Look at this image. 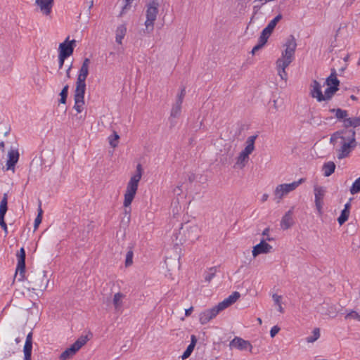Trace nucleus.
<instances>
[{"instance_id": "1", "label": "nucleus", "mask_w": 360, "mask_h": 360, "mask_svg": "<svg viewBox=\"0 0 360 360\" xmlns=\"http://www.w3.org/2000/svg\"><path fill=\"white\" fill-rule=\"evenodd\" d=\"M18 257V264L15 271V278L19 281L26 280L27 281V288L31 291H43L47 287L49 280L46 275V271L42 270L30 271L25 276V250L21 248L16 255Z\"/></svg>"}, {"instance_id": "2", "label": "nucleus", "mask_w": 360, "mask_h": 360, "mask_svg": "<svg viewBox=\"0 0 360 360\" xmlns=\"http://www.w3.org/2000/svg\"><path fill=\"white\" fill-rule=\"evenodd\" d=\"M142 176V166L141 164H138L136 166V174L131 177L129 181L127 184L126 193L124 194V206L127 207L133 201L135 195L136 193L139 182L140 181Z\"/></svg>"}, {"instance_id": "3", "label": "nucleus", "mask_w": 360, "mask_h": 360, "mask_svg": "<svg viewBox=\"0 0 360 360\" xmlns=\"http://www.w3.org/2000/svg\"><path fill=\"white\" fill-rule=\"evenodd\" d=\"M162 1L163 0H148L146 5V20L145 22V26L147 33H150L154 29V22L156 20L159 12V7Z\"/></svg>"}, {"instance_id": "4", "label": "nucleus", "mask_w": 360, "mask_h": 360, "mask_svg": "<svg viewBox=\"0 0 360 360\" xmlns=\"http://www.w3.org/2000/svg\"><path fill=\"white\" fill-rule=\"evenodd\" d=\"M347 134V136H345V141H342V146L338 150V158L340 160L347 157L357 144L355 138V130L349 129Z\"/></svg>"}, {"instance_id": "5", "label": "nucleus", "mask_w": 360, "mask_h": 360, "mask_svg": "<svg viewBox=\"0 0 360 360\" xmlns=\"http://www.w3.org/2000/svg\"><path fill=\"white\" fill-rule=\"evenodd\" d=\"M183 234L184 239H179V242L182 243V240L184 242L188 240L190 242H194L198 240L200 236V229L195 225H191L188 223H186L184 224H181V227L179 229V235Z\"/></svg>"}, {"instance_id": "6", "label": "nucleus", "mask_w": 360, "mask_h": 360, "mask_svg": "<svg viewBox=\"0 0 360 360\" xmlns=\"http://www.w3.org/2000/svg\"><path fill=\"white\" fill-rule=\"evenodd\" d=\"M257 137V135L250 136L246 141V146L240 152L239 156L237 158V164L240 165V167H243L245 165V162L249 158V155L252 153L255 149V141Z\"/></svg>"}, {"instance_id": "7", "label": "nucleus", "mask_w": 360, "mask_h": 360, "mask_svg": "<svg viewBox=\"0 0 360 360\" xmlns=\"http://www.w3.org/2000/svg\"><path fill=\"white\" fill-rule=\"evenodd\" d=\"M89 340L87 335L80 336L69 348L63 352L59 359L60 360H68L74 356L79 349L84 346Z\"/></svg>"}, {"instance_id": "8", "label": "nucleus", "mask_w": 360, "mask_h": 360, "mask_svg": "<svg viewBox=\"0 0 360 360\" xmlns=\"http://www.w3.org/2000/svg\"><path fill=\"white\" fill-rule=\"evenodd\" d=\"M284 46H285V49L282 52V57L279 59H281L283 61H289V63H291L297 46L296 40L293 35H290L288 37Z\"/></svg>"}, {"instance_id": "9", "label": "nucleus", "mask_w": 360, "mask_h": 360, "mask_svg": "<svg viewBox=\"0 0 360 360\" xmlns=\"http://www.w3.org/2000/svg\"><path fill=\"white\" fill-rule=\"evenodd\" d=\"M304 181V179H300L297 181H293L290 184H283L278 185L275 190V195L278 196L279 199H281L284 195L288 194L290 191L296 189L302 182Z\"/></svg>"}, {"instance_id": "10", "label": "nucleus", "mask_w": 360, "mask_h": 360, "mask_svg": "<svg viewBox=\"0 0 360 360\" xmlns=\"http://www.w3.org/2000/svg\"><path fill=\"white\" fill-rule=\"evenodd\" d=\"M314 192L315 197V206L319 214L321 216L323 214V198L326 190L322 186H315L314 188Z\"/></svg>"}, {"instance_id": "11", "label": "nucleus", "mask_w": 360, "mask_h": 360, "mask_svg": "<svg viewBox=\"0 0 360 360\" xmlns=\"http://www.w3.org/2000/svg\"><path fill=\"white\" fill-rule=\"evenodd\" d=\"M76 41L75 39L70 41L69 37H68L65 41L60 44L58 47V55H60L61 57L68 58L73 53Z\"/></svg>"}, {"instance_id": "12", "label": "nucleus", "mask_w": 360, "mask_h": 360, "mask_svg": "<svg viewBox=\"0 0 360 360\" xmlns=\"http://www.w3.org/2000/svg\"><path fill=\"white\" fill-rule=\"evenodd\" d=\"M283 15L281 14L277 15L273 20H271L267 26L262 31V33L259 36L264 40H267L271 33L273 32L274 28L276 27L277 23L282 19Z\"/></svg>"}, {"instance_id": "13", "label": "nucleus", "mask_w": 360, "mask_h": 360, "mask_svg": "<svg viewBox=\"0 0 360 360\" xmlns=\"http://www.w3.org/2000/svg\"><path fill=\"white\" fill-rule=\"evenodd\" d=\"M35 5L43 15L47 16L52 11L54 0H35Z\"/></svg>"}, {"instance_id": "14", "label": "nucleus", "mask_w": 360, "mask_h": 360, "mask_svg": "<svg viewBox=\"0 0 360 360\" xmlns=\"http://www.w3.org/2000/svg\"><path fill=\"white\" fill-rule=\"evenodd\" d=\"M231 347L236 348L239 350H247L249 349L251 351L252 346L248 340H245L241 338L235 337L229 344Z\"/></svg>"}, {"instance_id": "15", "label": "nucleus", "mask_w": 360, "mask_h": 360, "mask_svg": "<svg viewBox=\"0 0 360 360\" xmlns=\"http://www.w3.org/2000/svg\"><path fill=\"white\" fill-rule=\"evenodd\" d=\"M272 246L267 243L264 239H262L260 243L256 245L252 250V255L256 257L260 254H266L271 252Z\"/></svg>"}, {"instance_id": "16", "label": "nucleus", "mask_w": 360, "mask_h": 360, "mask_svg": "<svg viewBox=\"0 0 360 360\" xmlns=\"http://www.w3.org/2000/svg\"><path fill=\"white\" fill-rule=\"evenodd\" d=\"M294 207H292L282 217L281 221V227L283 230L290 229L294 224V220L292 218Z\"/></svg>"}, {"instance_id": "17", "label": "nucleus", "mask_w": 360, "mask_h": 360, "mask_svg": "<svg viewBox=\"0 0 360 360\" xmlns=\"http://www.w3.org/2000/svg\"><path fill=\"white\" fill-rule=\"evenodd\" d=\"M32 332H30L27 337L23 348L24 360H32Z\"/></svg>"}, {"instance_id": "18", "label": "nucleus", "mask_w": 360, "mask_h": 360, "mask_svg": "<svg viewBox=\"0 0 360 360\" xmlns=\"http://www.w3.org/2000/svg\"><path fill=\"white\" fill-rule=\"evenodd\" d=\"M217 314L218 313L216 311L214 307L207 309L200 313L199 316L200 322L201 324H206L211 319L214 318Z\"/></svg>"}, {"instance_id": "19", "label": "nucleus", "mask_w": 360, "mask_h": 360, "mask_svg": "<svg viewBox=\"0 0 360 360\" xmlns=\"http://www.w3.org/2000/svg\"><path fill=\"white\" fill-rule=\"evenodd\" d=\"M337 72L335 68L331 69L330 75L326 78L325 84L328 87H332L339 90L340 80L337 77Z\"/></svg>"}, {"instance_id": "20", "label": "nucleus", "mask_w": 360, "mask_h": 360, "mask_svg": "<svg viewBox=\"0 0 360 360\" xmlns=\"http://www.w3.org/2000/svg\"><path fill=\"white\" fill-rule=\"evenodd\" d=\"M312 89L311 90V96L313 98H316L319 102L324 101L323 94L321 91V86L319 82L314 80L312 82Z\"/></svg>"}, {"instance_id": "21", "label": "nucleus", "mask_w": 360, "mask_h": 360, "mask_svg": "<svg viewBox=\"0 0 360 360\" xmlns=\"http://www.w3.org/2000/svg\"><path fill=\"white\" fill-rule=\"evenodd\" d=\"M19 159V153L17 150H11L8 152V159L6 162L7 169L14 170L15 164Z\"/></svg>"}, {"instance_id": "22", "label": "nucleus", "mask_w": 360, "mask_h": 360, "mask_svg": "<svg viewBox=\"0 0 360 360\" xmlns=\"http://www.w3.org/2000/svg\"><path fill=\"white\" fill-rule=\"evenodd\" d=\"M276 69L278 71V74L282 79H287V72H285V68L290 64L289 61H283L281 59H278L276 60Z\"/></svg>"}, {"instance_id": "23", "label": "nucleus", "mask_w": 360, "mask_h": 360, "mask_svg": "<svg viewBox=\"0 0 360 360\" xmlns=\"http://www.w3.org/2000/svg\"><path fill=\"white\" fill-rule=\"evenodd\" d=\"M197 341H198V340H197L195 335H192L191 338V343L187 347L186 349L184 351V352L183 353V354L181 356V359L183 360L186 359L187 358H188L191 356V354H192V352L195 348Z\"/></svg>"}, {"instance_id": "24", "label": "nucleus", "mask_w": 360, "mask_h": 360, "mask_svg": "<svg viewBox=\"0 0 360 360\" xmlns=\"http://www.w3.org/2000/svg\"><path fill=\"white\" fill-rule=\"evenodd\" d=\"M360 126V117H349L343 120V127L345 129L353 127L354 129Z\"/></svg>"}, {"instance_id": "25", "label": "nucleus", "mask_w": 360, "mask_h": 360, "mask_svg": "<svg viewBox=\"0 0 360 360\" xmlns=\"http://www.w3.org/2000/svg\"><path fill=\"white\" fill-rule=\"evenodd\" d=\"M127 32V27L124 25H120L116 30V42L121 44L122 40L124 37Z\"/></svg>"}, {"instance_id": "26", "label": "nucleus", "mask_w": 360, "mask_h": 360, "mask_svg": "<svg viewBox=\"0 0 360 360\" xmlns=\"http://www.w3.org/2000/svg\"><path fill=\"white\" fill-rule=\"evenodd\" d=\"M322 169L325 176H330L335 172V165L333 162H328L323 165Z\"/></svg>"}, {"instance_id": "27", "label": "nucleus", "mask_w": 360, "mask_h": 360, "mask_svg": "<svg viewBox=\"0 0 360 360\" xmlns=\"http://www.w3.org/2000/svg\"><path fill=\"white\" fill-rule=\"evenodd\" d=\"M330 112L335 113V117L339 120H345L347 119L348 112L346 110H342L341 108H332L330 109Z\"/></svg>"}, {"instance_id": "28", "label": "nucleus", "mask_w": 360, "mask_h": 360, "mask_svg": "<svg viewBox=\"0 0 360 360\" xmlns=\"http://www.w3.org/2000/svg\"><path fill=\"white\" fill-rule=\"evenodd\" d=\"M90 64V60L87 58H86L83 63H82V65L79 69V75H81L82 77H87L88 75H89V65Z\"/></svg>"}, {"instance_id": "29", "label": "nucleus", "mask_w": 360, "mask_h": 360, "mask_svg": "<svg viewBox=\"0 0 360 360\" xmlns=\"http://www.w3.org/2000/svg\"><path fill=\"white\" fill-rule=\"evenodd\" d=\"M124 295L122 292H117L114 295L112 302L115 310L119 311L122 308V299L124 297Z\"/></svg>"}, {"instance_id": "30", "label": "nucleus", "mask_w": 360, "mask_h": 360, "mask_svg": "<svg viewBox=\"0 0 360 360\" xmlns=\"http://www.w3.org/2000/svg\"><path fill=\"white\" fill-rule=\"evenodd\" d=\"M86 91V86H76L75 90L74 98L84 100V94Z\"/></svg>"}, {"instance_id": "31", "label": "nucleus", "mask_w": 360, "mask_h": 360, "mask_svg": "<svg viewBox=\"0 0 360 360\" xmlns=\"http://www.w3.org/2000/svg\"><path fill=\"white\" fill-rule=\"evenodd\" d=\"M181 104L182 103L176 101L171 110V117H177L179 116L181 110Z\"/></svg>"}, {"instance_id": "32", "label": "nucleus", "mask_w": 360, "mask_h": 360, "mask_svg": "<svg viewBox=\"0 0 360 360\" xmlns=\"http://www.w3.org/2000/svg\"><path fill=\"white\" fill-rule=\"evenodd\" d=\"M217 270V267L213 266L210 268L207 271H205L204 273L205 281L210 283L212 281V279L215 276Z\"/></svg>"}, {"instance_id": "33", "label": "nucleus", "mask_w": 360, "mask_h": 360, "mask_svg": "<svg viewBox=\"0 0 360 360\" xmlns=\"http://www.w3.org/2000/svg\"><path fill=\"white\" fill-rule=\"evenodd\" d=\"M338 91V89L332 88V87H327L325 90L324 94H323V97L324 98V101H329L332 98V97L334 96V94Z\"/></svg>"}, {"instance_id": "34", "label": "nucleus", "mask_w": 360, "mask_h": 360, "mask_svg": "<svg viewBox=\"0 0 360 360\" xmlns=\"http://www.w3.org/2000/svg\"><path fill=\"white\" fill-rule=\"evenodd\" d=\"M231 303H229V300L226 298L222 302H219L218 304L214 307L216 311L219 314L221 311L225 309L228 307L231 306Z\"/></svg>"}, {"instance_id": "35", "label": "nucleus", "mask_w": 360, "mask_h": 360, "mask_svg": "<svg viewBox=\"0 0 360 360\" xmlns=\"http://www.w3.org/2000/svg\"><path fill=\"white\" fill-rule=\"evenodd\" d=\"M68 89L69 86L65 85L61 90L60 93V98L59 100V103L62 104H65L67 101L68 94Z\"/></svg>"}, {"instance_id": "36", "label": "nucleus", "mask_w": 360, "mask_h": 360, "mask_svg": "<svg viewBox=\"0 0 360 360\" xmlns=\"http://www.w3.org/2000/svg\"><path fill=\"white\" fill-rule=\"evenodd\" d=\"M129 250L127 251L125 259V266H130L133 264V256L134 252L132 250V247H129Z\"/></svg>"}, {"instance_id": "37", "label": "nucleus", "mask_w": 360, "mask_h": 360, "mask_svg": "<svg viewBox=\"0 0 360 360\" xmlns=\"http://www.w3.org/2000/svg\"><path fill=\"white\" fill-rule=\"evenodd\" d=\"M42 214H43V210L41 207V203H40L39 205V208H38V214L34 220V230H36L38 228V226H39V224L41 223Z\"/></svg>"}, {"instance_id": "38", "label": "nucleus", "mask_w": 360, "mask_h": 360, "mask_svg": "<svg viewBox=\"0 0 360 360\" xmlns=\"http://www.w3.org/2000/svg\"><path fill=\"white\" fill-rule=\"evenodd\" d=\"M360 192V176L354 181L352 187L350 188V193L352 195L356 194Z\"/></svg>"}, {"instance_id": "39", "label": "nucleus", "mask_w": 360, "mask_h": 360, "mask_svg": "<svg viewBox=\"0 0 360 360\" xmlns=\"http://www.w3.org/2000/svg\"><path fill=\"white\" fill-rule=\"evenodd\" d=\"M108 139L110 145L112 148L117 147L118 144V140L120 139V136L117 134V133L114 131L112 135H111Z\"/></svg>"}, {"instance_id": "40", "label": "nucleus", "mask_w": 360, "mask_h": 360, "mask_svg": "<svg viewBox=\"0 0 360 360\" xmlns=\"http://www.w3.org/2000/svg\"><path fill=\"white\" fill-rule=\"evenodd\" d=\"M313 335L307 338V342H314L318 340L320 337V330L319 328H316L313 330Z\"/></svg>"}, {"instance_id": "41", "label": "nucleus", "mask_w": 360, "mask_h": 360, "mask_svg": "<svg viewBox=\"0 0 360 360\" xmlns=\"http://www.w3.org/2000/svg\"><path fill=\"white\" fill-rule=\"evenodd\" d=\"M349 213L350 212L343 210L341 211V214L340 217L338 218V221L340 225H342L345 221H347L349 216Z\"/></svg>"}, {"instance_id": "42", "label": "nucleus", "mask_w": 360, "mask_h": 360, "mask_svg": "<svg viewBox=\"0 0 360 360\" xmlns=\"http://www.w3.org/2000/svg\"><path fill=\"white\" fill-rule=\"evenodd\" d=\"M75 99V105L73 108L77 112H81L83 110V105H84V100L83 99H78V98H74Z\"/></svg>"}, {"instance_id": "43", "label": "nucleus", "mask_w": 360, "mask_h": 360, "mask_svg": "<svg viewBox=\"0 0 360 360\" xmlns=\"http://www.w3.org/2000/svg\"><path fill=\"white\" fill-rule=\"evenodd\" d=\"M349 129H344L339 131H335L332 135L334 136L337 139H340L342 141H345V136H347V131Z\"/></svg>"}, {"instance_id": "44", "label": "nucleus", "mask_w": 360, "mask_h": 360, "mask_svg": "<svg viewBox=\"0 0 360 360\" xmlns=\"http://www.w3.org/2000/svg\"><path fill=\"white\" fill-rule=\"evenodd\" d=\"M8 210V195L4 193L0 202V211L7 212Z\"/></svg>"}, {"instance_id": "45", "label": "nucleus", "mask_w": 360, "mask_h": 360, "mask_svg": "<svg viewBox=\"0 0 360 360\" xmlns=\"http://www.w3.org/2000/svg\"><path fill=\"white\" fill-rule=\"evenodd\" d=\"M266 40H264L262 38L259 37L258 43L256 46L253 47L252 50V53L254 54L256 51H259L266 44Z\"/></svg>"}, {"instance_id": "46", "label": "nucleus", "mask_w": 360, "mask_h": 360, "mask_svg": "<svg viewBox=\"0 0 360 360\" xmlns=\"http://www.w3.org/2000/svg\"><path fill=\"white\" fill-rule=\"evenodd\" d=\"M240 297V293L237 291H235L231 295H230L226 299L229 300L231 304H233L239 299Z\"/></svg>"}, {"instance_id": "47", "label": "nucleus", "mask_w": 360, "mask_h": 360, "mask_svg": "<svg viewBox=\"0 0 360 360\" xmlns=\"http://www.w3.org/2000/svg\"><path fill=\"white\" fill-rule=\"evenodd\" d=\"M326 314L331 317H335L337 315V311L333 306H328V308Z\"/></svg>"}, {"instance_id": "48", "label": "nucleus", "mask_w": 360, "mask_h": 360, "mask_svg": "<svg viewBox=\"0 0 360 360\" xmlns=\"http://www.w3.org/2000/svg\"><path fill=\"white\" fill-rule=\"evenodd\" d=\"M86 77H82L81 75H78L76 86H86Z\"/></svg>"}, {"instance_id": "49", "label": "nucleus", "mask_w": 360, "mask_h": 360, "mask_svg": "<svg viewBox=\"0 0 360 360\" xmlns=\"http://www.w3.org/2000/svg\"><path fill=\"white\" fill-rule=\"evenodd\" d=\"M186 95V89L185 87L182 88L180 94L177 96L176 101L183 103L184 98Z\"/></svg>"}, {"instance_id": "50", "label": "nucleus", "mask_w": 360, "mask_h": 360, "mask_svg": "<svg viewBox=\"0 0 360 360\" xmlns=\"http://www.w3.org/2000/svg\"><path fill=\"white\" fill-rule=\"evenodd\" d=\"M349 317L360 321V315L354 311H352L350 313L347 314L346 318H349Z\"/></svg>"}, {"instance_id": "51", "label": "nucleus", "mask_w": 360, "mask_h": 360, "mask_svg": "<svg viewBox=\"0 0 360 360\" xmlns=\"http://www.w3.org/2000/svg\"><path fill=\"white\" fill-rule=\"evenodd\" d=\"M281 328L278 326H274L270 330V335L271 338L276 336V335L280 331Z\"/></svg>"}, {"instance_id": "52", "label": "nucleus", "mask_w": 360, "mask_h": 360, "mask_svg": "<svg viewBox=\"0 0 360 360\" xmlns=\"http://www.w3.org/2000/svg\"><path fill=\"white\" fill-rule=\"evenodd\" d=\"M272 298L276 305H279V304H281L282 297L281 295L274 294L272 295Z\"/></svg>"}, {"instance_id": "53", "label": "nucleus", "mask_w": 360, "mask_h": 360, "mask_svg": "<svg viewBox=\"0 0 360 360\" xmlns=\"http://www.w3.org/2000/svg\"><path fill=\"white\" fill-rule=\"evenodd\" d=\"M134 0H125V5L122 7V11L120 15H122L124 13L125 11L128 8V7L130 6V4L132 3Z\"/></svg>"}, {"instance_id": "54", "label": "nucleus", "mask_w": 360, "mask_h": 360, "mask_svg": "<svg viewBox=\"0 0 360 360\" xmlns=\"http://www.w3.org/2000/svg\"><path fill=\"white\" fill-rule=\"evenodd\" d=\"M67 57H61L60 55H58V68L61 69L64 65L65 60Z\"/></svg>"}, {"instance_id": "55", "label": "nucleus", "mask_w": 360, "mask_h": 360, "mask_svg": "<svg viewBox=\"0 0 360 360\" xmlns=\"http://www.w3.org/2000/svg\"><path fill=\"white\" fill-rule=\"evenodd\" d=\"M263 5H255L253 6V15L252 17L251 18V21L252 20L254 16L258 13V11H259V9L261 8V7Z\"/></svg>"}, {"instance_id": "56", "label": "nucleus", "mask_w": 360, "mask_h": 360, "mask_svg": "<svg viewBox=\"0 0 360 360\" xmlns=\"http://www.w3.org/2000/svg\"><path fill=\"white\" fill-rule=\"evenodd\" d=\"M6 212L0 211V224L6 223L4 220L5 215Z\"/></svg>"}, {"instance_id": "57", "label": "nucleus", "mask_w": 360, "mask_h": 360, "mask_svg": "<svg viewBox=\"0 0 360 360\" xmlns=\"http://www.w3.org/2000/svg\"><path fill=\"white\" fill-rule=\"evenodd\" d=\"M193 310V307H191L190 308H188V309H186V311H185V315H186V316H190V315L191 314V313H192Z\"/></svg>"}, {"instance_id": "58", "label": "nucleus", "mask_w": 360, "mask_h": 360, "mask_svg": "<svg viewBox=\"0 0 360 360\" xmlns=\"http://www.w3.org/2000/svg\"><path fill=\"white\" fill-rule=\"evenodd\" d=\"M0 226L2 228V229L4 231L5 233L7 234L8 233V228H7L6 223L1 224H0Z\"/></svg>"}, {"instance_id": "59", "label": "nucleus", "mask_w": 360, "mask_h": 360, "mask_svg": "<svg viewBox=\"0 0 360 360\" xmlns=\"http://www.w3.org/2000/svg\"><path fill=\"white\" fill-rule=\"evenodd\" d=\"M72 68V65L71 64L69 68H68V70H66V77L68 78H70V70Z\"/></svg>"}, {"instance_id": "60", "label": "nucleus", "mask_w": 360, "mask_h": 360, "mask_svg": "<svg viewBox=\"0 0 360 360\" xmlns=\"http://www.w3.org/2000/svg\"><path fill=\"white\" fill-rule=\"evenodd\" d=\"M350 207H351L350 203L347 202L345 205V207H344L343 210L350 212Z\"/></svg>"}, {"instance_id": "61", "label": "nucleus", "mask_w": 360, "mask_h": 360, "mask_svg": "<svg viewBox=\"0 0 360 360\" xmlns=\"http://www.w3.org/2000/svg\"><path fill=\"white\" fill-rule=\"evenodd\" d=\"M337 140L338 139L335 137H334L333 135H331L330 139V143L333 145H335Z\"/></svg>"}, {"instance_id": "62", "label": "nucleus", "mask_w": 360, "mask_h": 360, "mask_svg": "<svg viewBox=\"0 0 360 360\" xmlns=\"http://www.w3.org/2000/svg\"><path fill=\"white\" fill-rule=\"evenodd\" d=\"M269 228H266L263 232H262V235L263 236H269Z\"/></svg>"}, {"instance_id": "63", "label": "nucleus", "mask_w": 360, "mask_h": 360, "mask_svg": "<svg viewBox=\"0 0 360 360\" xmlns=\"http://www.w3.org/2000/svg\"><path fill=\"white\" fill-rule=\"evenodd\" d=\"M268 198H269V195H268V194H266V193H264V194L262 195V202H265V201H266V200H267V199H268Z\"/></svg>"}, {"instance_id": "64", "label": "nucleus", "mask_w": 360, "mask_h": 360, "mask_svg": "<svg viewBox=\"0 0 360 360\" xmlns=\"http://www.w3.org/2000/svg\"><path fill=\"white\" fill-rule=\"evenodd\" d=\"M278 311H280L281 313H283L284 309H283V308L282 307L281 304H279V305H278Z\"/></svg>"}]
</instances>
